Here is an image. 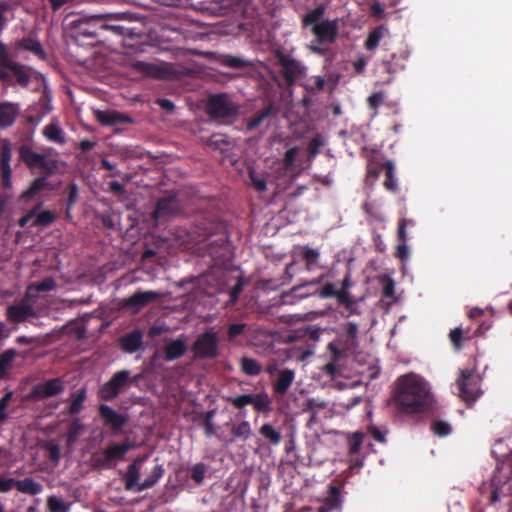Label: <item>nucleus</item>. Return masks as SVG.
Listing matches in <instances>:
<instances>
[{
    "instance_id": "38",
    "label": "nucleus",
    "mask_w": 512,
    "mask_h": 512,
    "mask_svg": "<svg viewBox=\"0 0 512 512\" xmlns=\"http://www.w3.org/2000/svg\"><path fill=\"white\" fill-rule=\"evenodd\" d=\"M240 368L243 373L249 376H257L262 371V366L256 359L246 356L241 358Z\"/></svg>"
},
{
    "instance_id": "49",
    "label": "nucleus",
    "mask_w": 512,
    "mask_h": 512,
    "mask_svg": "<svg viewBox=\"0 0 512 512\" xmlns=\"http://www.w3.org/2000/svg\"><path fill=\"white\" fill-rule=\"evenodd\" d=\"M36 218L33 222L35 227H46L52 224L56 219V214L50 210H45L40 213H36Z\"/></svg>"
},
{
    "instance_id": "47",
    "label": "nucleus",
    "mask_w": 512,
    "mask_h": 512,
    "mask_svg": "<svg viewBox=\"0 0 512 512\" xmlns=\"http://www.w3.org/2000/svg\"><path fill=\"white\" fill-rule=\"evenodd\" d=\"M471 338L468 335V331L464 333L463 329L460 327H456L449 333V339L456 350H460L463 347V341L469 340Z\"/></svg>"
},
{
    "instance_id": "21",
    "label": "nucleus",
    "mask_w": 512,
    "mask_h": 512,
    "mask_svg": "<svg viewBox=\"0 0 512 512\" xmlns=\"http://www.w3.org/2000/svg\"><path fill=\"white\" fill-rule=\"evenodd\" d=\"M143 462L142 457L136 458L128 467L123 477L125 489L128 491L137 490L141 484L140 479V464Z\"/></svg>"
},
{
    "instance_id": "15",
    "label": "nucleus",
    "mask_w": 512,
    "mask_h": 512,
    "mask_svg": "<svg viewBox=\"0 0 512 512\" xmlns=\"http://www.w3.org/2000/svg\"><path fill=\"white\" fill-rule=\"evenodd\" d=\"M94 116L102 126H116L133 123V119L129 115L116 110H95Z\"/></svg>"
},
{
    "instance_id": "2",
    "label": "nucleus",
    "mask_w": 512,
    "mask_h": 512,
    "mask_svg": "<svg viewBox=\"0 0 512 512\" xmlns=\"http://www.w3.org/2000/svg\"><path fill=\"white\" fill-rule=\"evenodd\" d=\"M113 18L112 14L85 15L79 17L73 24L77 33L86 38L97 39L102 31H110L115 35L123 36L124 27L109 24Z\"/></svg>"
},
{
    "instance_id": "25",
    "label": "nucleus",
    "mask_w": 512,
    "mask_h": 512,
    "mask_svg": "<svg viewBox=\"0 0 512 512\" xmlns=\"http://www.w3.org/2000/svg\"><path fill=\"white\" fill-rule=\"evenodd\" d=\"M86 399V387H81L75 393H72L69 398L70 405L67 410L68 414L71 416L78 415L84 409V402Z\"/></svg>"
},
{
    "instance_id": "63",
    "label": "nucleus",
    "mask_w": 512,
    "mask_h": 512,
    "mask_svg": "<svg viewBox=\"0 0 512 512\" xmlns=\"http://www.w3.org/2000/svg\"><path fill=\"white\" fill-rule=\"evenodd\" d=\"M48 506L51 512H64L66 510L64 503L56 496L48 498Z\"/></svg>"
},
{
    "instance_id": "4",
    "label": "nucleus",
    "mask_w": 512,
    "mask_h": 512,
    "mask_svg": "<svg viewBox=\"0 0 512 512\" xmlns=\"http://www.w3.org/2000/svg\"><path fill=\"white\" fill-rule=\"evenodd\" d=\"M480 382L481 379L476 375L474 370H460L456 385L459 397L468 405L476 402V400L481 396L482 391L480 389Z\"/></svg>"
},
{
    "instance_id": "3",
    "label": "nucleus",
    "mask_w": 512,
    "mask_h": 512,
    "mask_svg": "<svg viewBox=\"0 0 512 512\" xmlns=\"http://www.w3.org/2000/svg\"><path fill=\"white\" fill-rule=\"evenodd\" d=\"M206 112L214 120H231L238 115L239 105L226 93L213 94L208 98Z\"/></svg>"
},
{
    "instance_id": "11",
    "label": "nucleus",
    "mask_w": 512,
    "mask_h": 512,
    "mask_svg": "<svg viewBox=\"0 0 512 512\" xmlns=\"http://www.w3.org/2000/svg\"><path fill=\"white\" fill-rule=\"evenodd\" d=\"M278 62L282 68V76L288 85H293L296 79L303 75L304 67L301 63L289 55L278 54Z\"/></svg>"
},
{
    "instance_id": "31",
    "label": "nucleus",
    "mask_w": 512,
    "mask_h": 512,
    "mask_svg": "<svg viewBox=\"0 0 512 512\" xmlns=\"http://www.w3.org/2000/svg\"><path fill=\"white\" fill-rule=\"evenodd\" d=\"M18 46L24 50L30 51L38 58L44 60L46 59V53L41 45V43L32 38V37H24L18 42Z\"/></svg>"
},
{
    "instance_id": "48",
    "label": "nucleus",
    "mask_w": 512,
    "mask_h": 512,
    "mask_svg": "<svg viewBox=\"0 0 512 512\" xmlns=\"http://www.w3.org/2000/svg\"><path fill=\"white\" fill-rule=\"evenodd\" d=\"M309 295L318 296L322 299L333 298L336 296V289L333 283L328 282L321 289H317L311 294H299L298 296L299 298H305Z\"/></svg>"
},
{
    "instance_id": "7",
    "label": "nucleus",
    "mask_w": 512,
    "mask_h": 512,
    "mask_svg": "<svg viewBox=\"0 0 512 512\" xmlns=\"http://www.w3.org/2000/svg\"><path fill=\"white\" fill-rule=\"evenodd\" d=\"M192 351L198 359H214L219 355L217 334L208 330L196 338L192 345Z\"/></svg>"
},
{
    "instance_id": "46",
    "label": "nucleus",
    "mask_w": 512,
    "mask_h": 512,
    "mask_svg": "<svg viewBox=\"0 0 512 512\" xmlns=\"http://www.w3.org/2000/svg\"><path fill=\"white\" fill-rule=\"evenodd\" d=\"M250 184L257 192H264L267 188L266 179L257 173L253 167L248 168Z\"/></svg>"
},
{
    "instance_id": "28",
    "label": "nucleus",
    "mask_w": 512,
    "mask_h": 512,
    "mask_svg": "<svg viewBox=\"0 0 512 512\" xmlns=\"http://www.w3.org/2000/svg\"><path fill=\"white\" fill-rule=\"evenodd\" d=\"M14 487L21 493L29 494V495H38L42 492L43 486L34 481L32 478L27 477L22 480L14 479Z\"/></svg>"
},
{
    "instance_id": "43",
    "label": "nucleus",
    "mask_w": 512,
    "mask_h": 512,
    "mask_svg": "<svg viewBox=\"0 0 512 512\" xmlns=\"http://www.w3.org/2000/svg\"><path fill=\"white\" fill-rule=\"evenodd\" d=\"M249 325L246 323H232L227 328V341L230 343H236L237 338L247 334L248 335Z\"/></svg>"
},
{
    "instance_id": "26",
    "label": "nucleus",
    "mask_w": 512,
    "mask_h": 512,
    "mask_svg": "<svg viewBox=\"0 0 512 512\" xmlns=\"http://www.w3.org/2000/svg\"><path fill=\"white\" fill-rule=\"evenodd\" d=\"M132 448V444L128 439H126L122 443L112 444L104 450L107 453V458L110 459L115 465V461L122 460L125 454Z\"/></svg>"
},
{
    "instance_id": "5",
    "label": "nucleus",
    "mask_w": 512,
    "mask_h": 512,
    "mask_svg": "<svg viewBox=\"0 0 512 512\" xmlns=\"http://www.w3.org/2000/svg\"><path fill=\"white\" fill-rule=\"evenodd\" d=\"M20 158L30 168H38L43 176H51L57 169V161L39 154L28 145H22L19 149Z\"/></svg>"
},
{
    "instance_id": "24",
    "label": "nucleus",
    "mask_w": 512,
    "mask_h": 512,
    "mask_svg": "<svg viewBox=\"0 0 512 512\" xmlns=\"http://www.w3.org/2000/svg\"><path fill=\"white\" fill-rule=\"evenodd\" d=\"M295 377V373L291 369H284L282 370L276 381L273 384L274 392L279 395H284L289 390L290 386L293 383Z\"/></svg>"
},
{
    "instance_id": "62",
    "label": "nucleus",
    "mask_w": 512,
    "mask_h": 512,
    "mask_svg": "<svg viewBox=\"0 0 512 512\" xmlns=\"http://www.w3.org/2000/svg\"><path fill=\"white\" fill-rule=\"evenodd\" d=\"M42 206V203H38L37 205H35L27 214H25L24 216H22L19 220H18V225L19 227L21 228H24L26 227V225L29 223V221L35 217L36 213L38 212V210L41 208Z\"/></svg>"
},
{
    "instance_id": "57",
    "label": "nucleus",
    "mask_w": 512,
    "mask_h": 512,
    "mask_svg": "<svg viewBox=\"0 0 512 512\" xmlns=\"http://www.w3.org/2000/svg\"><path fill=\"white\" fill-rule=\"evenodd\" d=\"M55 287L56 283L51 277L45 278L34 285L35 290L38 292L52 291Z\"/></svg>"
},
{
    "instance_id": "37",
    "label": "nucleus",
    "mask_w": 512,
    "mask_h": 512,
    "mask_svg": "<svg viewBox=\"0 0 512 512\" xmlns=\"http://www.w3.org/2000/svg\"><path fill=\"white\" fill-rule=\"evenodd\" d=\"M259 433L273 446H278L281 443L282 435L271 424L265 423L260 429Z\"/></svg>"
},
{
    "instance_id": "34",
    "label": "nucleus",
    "mask_w": 512,
    "mask_h": 512,
    "mask_svg": "<svg viewBox=\"0 0 512 512\" xmlns=\"http://www.w3.org/2000/svg\"><path fill=\"white\" fill-rule=\"evenodd\" d=\"M6 68L12 73L17 84L24 87L29 84L30 75L26 72L24 66L16 62H11Z\"/></svg>"
},
{
    "instance_id": "27",
    "label": "nucleus",
    "mask_w": 512,
    "mask_h": 512,
    "mask_svg": "<svg viewBox=\"0 0 512 512\" xmlns=\"http://www.w3.org/2000/svg\"><path fill=\"white\" fill-rule=\"evenodd\" d=\"M381 168L383 171H385V180H384V187L386 190L390 192H397L398 191V183L395 178V165L394 162L391 160H387L383 163H381Z\"/></svg>"
},
{
    "instance_id": "20",
    "label": "nucleus",
    "mask_w": 512,
    "mask_h": 512,
    "mask_svg": "<svg viewBox=\"0 0 512 512\" xmlns=\"http://www.w3.org/2000/svg\"><path fill=\"white\" fill-rule=\"evenodd\" d=\"M277 113V108L272 103H268L263 109H261L247 121V131H253L259 128L261 125L267 122L270 117L276 116Z\"/></svg>"
},
{
    "instance_id": "29",
    "label": "nucleus",
    "mask_w": 512,
    "mask_h": 512,
    "mask_svg": "<svg viewBox=\"0 0 512 512\" xmlns=\"http://www.w3.org/2000/svg\"><path fill=\"white\" fill-rule=\"evenodd\" d=\"M132 68L134 71L141 73L144 76L152 77V78H161L162 69L153 63L145 62V61H135L132 63Z\"/></svg>"
},
{
    "instance_id": "54",
    "label": "nucleus",
    "mask_w": 512,
    "mask_h": 512,
    "mask_svg": "<svg viewBox=\"0 0 512 512\" xmlns=\"http://www.w3.org/2000/svg\"><path fill=\"white\" fill-rule=\"evenodd\" d=\"M15 350L8 349L0 354V367L4 370L6 373L8 368L10 367L14 357H15Z\"/></svg>"
},
{
    "instance_id": "8",
    "label": "nucleus",
    "mask_w": 512,
    "mask_h": 512,
    "mask_svg": "<svg viewBox=\"0 0 512 512\" xmlns=\"http://www.w3.org/2000/svg\"><path fill=\"white\" fill-rule=\"evenodd\" d=\"M65 389V382L62 378L56 377L44 382L35 384L29 393V397L36 401H41L60 395Z\"/></svg>"
},
{
    "instance_id": "39",
    "label": "nucleus",
    "mask_w": 512,
    "mask_h": 512,
    "mask_svg": "<svg viewBox=\"0 0 512 512\" xmlns=\"http://www.w3.org/2000/svg\"><path fill=\"white\" fill-rule=\"evenodd\" d=\"M387 31V29L383 26H377L374 28L369 34L365 41V48L366 50L372 51L376 49L382 40L384 33Z\"/></svg>"
},
{
    "instance_id": "41",
    "label": "nucleus",
    "mask_w": 512,
    "mask_h": 512,
    "mask_svg": "<svg viewBox=\"0 0 512 512\" xmlns=\"http://www.w3.org/2000/svg\"><path fill=\"white\" fill-rule=\"evenodd\" d=\"M65 193L67 194L65 214L67 218H72L70 210L77 203L79 198V189L77 184L74 182L69 183L65 189Z\"/></svg>"
},
{
    "instance_id": "59",
    "label": "nucleus",
    "mask_w": 512,
    "mask_h": 512,
    "mask_svg": "<svg viewBox=\"0 0 512 512\" xmlns=\"http://www.w3.org/2000/svg\"><path fill=\"white\" fill-rule=\"evenodd\" d=\"M298 152L299 149L297 147H292L285 152L283 159L285 167L291 168L294 166Z\"/></svg>"
},
{
    "instance_id": "33",
    "label": "nucleus",
    "mask_w": 512,
    "mask_h": 512,
    "mask_svg": "<svg viewBox=\"0 0 512 512\" xmlns=\"http://www.w3.org/2000/svg\"><path fill=\"white\" fill-rule=\"evenodd\" d=\"M85 428L84 423L80 418H74L67 429L66 441L68 445H73L83 433Z\"/></svg>"
},
{
    "instance_id": "35",
    "label": "nucleus",
    "mask_w": 512,
    "mask_h": 512,
    "mask_svg": "<svg viewBox=\"0 0 512 512\" xmlns=\"http://www.w3.org/2000/svg\"><path fill=\"white\" fill-rule=\"evenodd\" d=\"M164 474L162 465H155L150 474L138 486V491H144L153 487Z\"/></svg>"
},
{
    "instance_id": "32",
    "label": "nucleus",
    "mask_w": 512,
    "mask_h": 512,
    "mask_svg": "<svg viewBox=\"0 0 512 512\" xmlns=\"http://www.w3.org/2000/svg\"><path fill=\"white\" fill-rule=\"evenodd\" d=\"M320 253L318 250L303 246L301 249V258L305 261L307 271H313L318 267Z\"/></svg>"
},
{
    "instance_id": "45",
    "label": "nucleus",
    "mask_w": 512,
    "mask_h": 512,
    "mask_svg": "<svg viewBox=\"0 0 512 512\" xmlns=\"http://www.w3.org/2000/svg\"><path fill=\"white\" fill-rule=\"evenodd\" d=\"M231 433L235 438H240L244 441L248 440L252 435L251 425L248 421L244 420L240 423L233 424Z\"/></svg>"
},
{
    "instance_id": "50",
    "label": "nucleus",
    "mask_w": 512,
    "mask_h": 512,
    "mask_svg": "<svg viewBox=\"0 0 512 512\" xmlns=\"http://www.w3.org/2000/svg\"><path fill=\"white\" fill-rule=\"evenodd\" d=\"M364 434L361 432H355L348 438L349 454H358L363 444Z\"/></svg>"
},
{
    "instance_id": "13",
    "label": "nucleus",
    "mask_w": 512,
    "mask_h": 512,
    "mask_svg": "<svg viewBox=\"0 0 512 512\" xmlns=\"http://www.w3.org/2000/svg\"><path fill=\"white\" fill-rule=\"evenodd\" d=\"M180 211V204L175 195H168L160 198L154 211L152 212V218L155 221L160 219H167L177 215Z\"/></svg>"
},
{
    "instance_id": "53",
    "label": "nucleus",
    "mask_w": 512,
    "mask_h": 512,
    "mask_svg": "<svg viewBox=\"0 0 512 512\" xmlns=\"http://www.w3.org/2000/svg\"><path fill=\"white\" fill-rule=\"evenodd\" d=\"M205 474H206L205 464L197 463L192 467L190 477L195 483L201 484L205 478Z\"/></svg>"
},
{
    "instance_id": "44",
    "label": "nucleus",
    "mask_w": 512,
    "mask_h": 512,
    "mask_svg": "<svg viewBox=\"0 0 512 512\" xmlns=\"http://www.w3.org/2000/svg\"><path fill=\"white\" fill-rule=\"evenodd\" d=\"M43 134L48 140L55 143L62 144L65 141L62 129L54 123L46 125L43 129Z\"/></svg>"
},
{
    "instance_id": "61",
    "label": "nucleus",
    "mask_w": 512,
    "mask_h": 512,
    "mask_svg": "<svg viewBox=\"0 0 512 512\" xmlns=\"http://www.w3.org/2000/svg\"><path fill=\"white\" fill-rule=\"evenodd\" d=\"M384 101V93L383 92H375L368 97V106L371 109L377 110L378 107Z\"/></svg>"
},
{
    "instance_id": "17",
    "label": "nucleus",
    "mask_w": 512,
    "mask_h": 512,
    "mask_svg": "<svg viewBox=\"0 0 512 512\" xmlns=\"http://www.w3.org/2000/svg\"><path fill=\"white\" fill-rule=\"evenodd\" d=\"M11 145L8 140H4L1 145L0 150V169H1V177H2V185L4 188H9L11 186Z\"/></svg>"
},
{
    "instance_id": "52",
    "label": "nucleus",
    "mask_w": 512,
    "mask_h": 512,
    "mask_svg": "<svg viewBox=\"0 0 512 512\" xmlns=\"http://www.w3.org/2000/svg\"><path fill=\"white\" fill-rule=\"evenodd\" d=\"M13 395L14 393L12 391H8L0 399V423L6 421L8 418L7 408L13 399Z\"/></svg>"
},
{
    "instance_id": "23",
    "label": "nucleus",
    "mask_w": 512,
    "mask_h": 512,
    "mask_svg": "<svg viewBox=\"0 0 512 512\" xmlns=\"http://www.w3.org/2000/svg\"><path fill=\"white\" fill-rule=\"evenodd\" d=\"M341 505V491L340 487L331 485L327 497L324 499L323 504L318 508L317 512H330L337 509Z\"/></svg>"
},
{
    "instance_id": "6",
    "label": "nucleus",
    "mask_w": 512,
    "mask_h": 512,
    "mask_svg": "<svg viewBox=\"0 0 512 512\" xmlns=\"http://www.w3.org/2000/svg\"><path fill=\"white\" fill-rule=\"evenodd\" d=\"M226 401L236 409H243L247 405H252L253 409L258 413H269L272 408V400L266 392L257 394H243L239 396L226 397Z\"/></svg>"
},
{
    "instance_id": "42",
    "label": "nucleus",
    "mask_w": 512,
    "mask_h": 512,
    "mask_svg": "<svg viewBox=\"0 0 512 512\" xmlns=\"http://www.w3.org/2000/svg\"><path fill=\"white\" fill-rule=\"evenodd\" d=\"M248 336L250 337L252 343L254 345H260L264 340L271 338L273 336L272 332L261 327H250L248 328Z\"/></svg>"
},
{
    "instance_id": "16",
    "label": "nucleus",
    "mask_w": 512,
    "mask_h": 512,
    "mask_svg": "<svg viewBox=\"0 0 512 512\" xmlns=\"http://www.w3.org/2000/svg\"><path fill=\"white\" fill-rule=\"evenodd\" d=\"M34 316V308L26 301V299H23L20 303L9 305L6 310L7 320L11 323H22L28 318Z\"/></svg>"
},
{
    "instance_id": "58",
    "label": "nucleus",
    "mask_w": 512,
    "mask_h": 512,
    "mask_svg": "<svg viewBox=\"0 0 512 512\" xmlns=\"http://www.w3.org/2000/svg\"><path fill=\"white\" fill-rule=\"evenodd\" d=\"M396 59H397L396 55L393 54L392 57H391V60H384L383 61V65L385 66V69H386V71L389 74H394V73H397L400 70L405 69V65L404 64L398 65L397 63L394 62Z\"/></svg>"
},
{
    "instance_id": "36",
    "label": "nucleus",
    "mask_w": 512,
    "mask_h": 512,
    "mask_svg": "<svg viewBox=\"0 0 512 512\" xmlns=\"http://www.w3.org/2000/svg\"><path fill=\"white\" fill-rule=\"evenodd\" d=\"M325 14V6L318 5L307 14H305L302 18V25L304 27L312 26L319 24L321 19Z\"/></svg>"
},
{
    "instance_id": "12",
    "label": "nucleus",
    "mask_w": 512,
    "mask_h": 512,
    "mask_svg": "<svg viewBox=\"0 0 512 512\" xmlns=\"http://www.w3.org/2000/svg\"><path fill=\"white\" fill-rule=\"evenodd\" d=\"M98 411L104 425L109 427L113 434L120 433L127 423V416L118 413L106 404H100Z\"/></svg>"
},
{
    "instance_id": "56",
    "label": "nucleus",
    "mask_w": 512,
    "mask_h": 512,
    "mask_svg": "<svg viewBox=\"0 0 512 512\" xmlns=\"http://www.w3.org/2000/svg\"><path fill=\"white\" fill-rule=\"evenodd\" d=\"M433 432L438 436H447L451 432V427L448 423L438 420L432 425Z\"/></svg>"
},
{
    "instance_id": "9",
    "label": "nucleus",
    "mask_w": 512,
    "mask_h": 512,
    "mask_svg": "<svg viewBox=\"0 0 512 512\" xmlns=\"http://www.w3.org/2000/svg\"><path fill=\"white\" fill-rule=\"evenodd\" d=\"M129 378L130 372L128 370L116 372L109 381L100 387L98 392L99 398L104 401L115 399L127 385Z\"/></svg>"
},
{
    "instance_id": "55",
    "label": "nucleus",
    "mask_w": 512,
    "mask_h": 512,
    "mask_svg": "<svg viewBox=\"0 0 512 512\" xmlns=\"http://www.w3.org/2000/svg\"><path fill=\"white\" fill-rule=\"evenodd\" d=\"M322 145L323 139L320 135H316L315 137H313L308 146L309 158L316 157Z\"/></svg>"
},
{
    "instance_id": "22",
    "label": "nucleus",
    "mask_w": 512,
    "mask_h": 512,
    "mask_svg": "<svg viewBox=\"0 0 512 512\" xmlns=\"http://www.w3.org/2000/svg\"><path fill=\"white\" fill-rule=\"evenodd\" d=\"M20 113V107L16 103H0V128H7L14 124Z\"/></svg>"
},
{
    "instance_id": "51",
    "label": "nucleus",
    "mask_w": 512,
    "mask_h": 512,
    "mask_svg": "<svg viewBox=\"0 0 512 512\" xmlns=\"http://www.w3.org/2000/svg\"><path fill=\"white\" fill-rule=\"evenodd\" d=\"M92 462L95 468L111 469L114 467L113 462L107 458L105 450L100 453H95L92 456Z\"/></svg>"
},
{
    "instance_id": "14",
    "label": "nucleus",
    "mask_w": 512,
    "mask_h": 512,
    "mask_svg": "<svg viewBox=\"0 0 512 512\" xmlns=\"http://www.w3.org/2000/svg\"><path fill=\"white\" fill-rule=\"evenodd\" d=\"M161 296L162 294L156 291L138 290L124 300V306L133 309L135 312H138L142 308L157 301Z\"/></svg>"
},
{
    "instance_id": "60",
    "label": "nucleus",
    "mask_w": 512,
    "mask_h": 512,
    "mask_svg": "<svg viewBox=\"0 0 512 512\" xmlns=\"http://www.w3.org/2000/svg\"><path fill=\"white\" fill-rule=\"evenodd\" d=\"M357 304H358L357 298H353V299L349 300L348 302L341 304L342 306H344L345 311L347 312L345 317H350L352 315H360L361 312H360Z\"/></svg>"
},
{
    "instance_id": "1",
    "label": "nucleus",
    "mask_w": 512,
    "mask_h": 512,
    "mask_svg": "<svg viewBox=\"0 0 512 512\" xmlns=\"http://www.w3.org/2000/svg\"><path fill=\"white\" fill-rule=\"evenodd\" d=\"M394 400L397 407L406 413L425 412L433 404L428 383L415 374L403 375L397 379Z\"/></svg>"
},
{
    "instance_id": "64",
    "label": "nucleus",
    "mask_w": 512,
    "mask_h": 512,
    "mask_svg": "<svg viewBox=\"0 0 512 512\" xmlns=\"http://www.w3.org/2000/svg\"><path fill=\"white\" fill-rule=\"evenodd\" d=\"M335 298L337 299L338 304L341 305L355 297L351 295L349 289L340 288L339 290H336Z\"/></svg>"
},
{
    "instance_id": "10",
    "label": "nucleus",
    "mask_w": 512,
    "mask_h": 512,
    "mask_svg": "<svg viewBox=\"0 0 512 512\" xmlns=\"http://www.w3.org/2000/svg\"><path fill=\"white\" fill-rule=\"evenodd\" d=\"M312 33L315 41L319 44H333L338 37L339 21L338 19L322 20L319 24L312 27Z\"/></svg>"
},
{
    "instance_id": "19",
    "label": "nucleus",
    "mask_w": 512,
    "mask_h": 512,
    "mask_svg": "<svg viewBox=\"0 0 512 512\" xmlns=\"http://www.w3.org/2000/svg\"><path fill=\"white\" fill-rule=\"evenodd\" d=\"M187 351L186 337L181 335L177 339L166 343L163 353L164 359L168 362L181 358Z\"/></svg>"
},
{
    "instance_id": "18",
    "label": "nucleus",
    "mask_w": 512,
    "mask_h": 512,
    "mask_svg": "<svg viewBox=\"0 0 512 512\" xmlns=\"http://www.w3.org/2000/svg\"><path fill=\"white\" fill-rule=\"evenodd\" d=\"M119 347L122 351L132 354L143 347V333L135 329L119 338Z\"/></svg>"
},
{
    "instance_id": "30",
    "label": "nucleus",
    "mask_w": 512,
    "mask_h": 512,
    "mask_svg": "<svg viewBox=\"0 0 512 512\" xmlns=\"http://www.w3.org/2000/svg\"><path fill=\"white\" fill-rule=\"evenodd\" d=\"M47 177L48 176H41L35 178L30 184L29 188L22 192L20 195V200L30 201L35 196H37L47 185Z\"/></svg>"
},
{
    "instance_id": "40",
    "label": "nucleus",
    "mask_w": 512,
    "mask_h": 512,
    "mask_svg": "<svg viewBox=\"0 0 512 512\" xmlns=\"http://www.w3.org/2000/svg\"><path fill=\"white\" fill-rule=\"evenodd\" d=\"M218 63L224 67L232 69H243L249 66V62L233 55L224 54L218 59Z\"/></svg>"
}]
</instances>
